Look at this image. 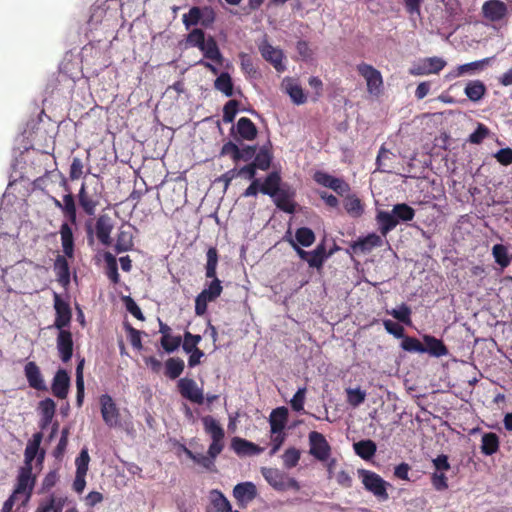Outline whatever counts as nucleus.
Listing matches in <instances>:
<instances>
[{
	"label": "nucleus",
	"mask_w": 512,
	"mask_h": 512,
	"mask_svg": "<svg viewBox=\"0 0 512 512\" xmlns=\"http://www.w3.org/2000/svg\"><path fill=\"white\" fill-rule=\"evenodd\" d=\"M57 350L62 362L67 363L73 355V338L69 330L61 329L56 338Z\"/></svg>",
	"instance_id": "obj_17"
},
{
	"label": "nucleus",
	"mask_w": 512,
	"mask_h": 512,
	"mask_svg": "<svg viewBox=\"0 0 512 512\" xmlns=\"http://www.w3.org/2000/svg\"><path fill=\"white\" fill-rule=\"evenodd\" d=\"M282 85L284 86L285 91L288 93V95L296 105H301L306 102L307 98L303 92V89L299 84L295 82L294 79L286 77L283 80Z\"/></svg>",
	"instance_id": "obj_33"
},
{
	"label": "nucleus",
	"mask_w": 512,
	"mask_h": 512,
	"mask_svg": "<svg viewBox=\"0 0 512 512\" xmlns=\"http://www.w3.org/2000/svg\"><path fill=\"white\" fill-rule=\"evenodd\" d=\"M490 61V58H485L482 60L466 63L458 66L457 72L453 74V77H459L465 73H472L477 70H482L485 65H487Z\"/></svg>",
	"instance_id": "obj_48"
},
{
	"label": "nucleus",
	"mask_w": 512,
	"mask_h": 512,
	"mask_svg": "<svg viewBox=\"0 0 512 512\" xmlns=\"http://www.w3.org/2000/svg\"><path fill=\"white\" fill-rule=\"evenodd\" d=\"M182 343V337L180 335H166L165 337H161L160 344L165 352L172 353L176 351Z\"/></svg>",
	"instance_id": "obj_52"
},
{
	"label": "nucleus",
	"mask_w": 512,
	"mask_h": 512,
	"mask_svg": "<svg viewBox=\"0 0 512 512\" xmlns=\"http://www.w3.org/2000/svg\"><path fill=\"white\" fill-rule=\"evenodd\" d=\"M70 387V376L64 369H59L51 385L52 393L58 399H65Z\"/></svg>",
	"instance_id": "obj_20"
},
{
	"label": "nucleus",
	"mask_w": 512,
	"mask_h": 512,
	"mask_svg": "<svg viewBox=\"0 0 512 512\" xmlns=\"http://www.w3.org/2000/svg\"><path fill=\"white\" fill-rule=\"evenodd\" d=\"M54 309L56 312L54 327L58 330L65 329L71 323L72 312L69 303L57 293H54Z\"/></svg>",
	"instance_id": "obj_13"
},
{
	"label": "nucleus",
	"mask_w": 512,
	"mask_h": 512,
	"mask_svg": "<svg viewBox=\"0 0 512 512\" xmlns=\"http://www.w3.org/2000/svg\"><path fill=\"white\" fill-rule=\"evenodd\" d=\"M214 87L227 97H231L233 95V82L228 72L220 73L214 81Z\"/></svg>",
	"instance_id": "obj_41"
},
{
	"label": "nucleus",
	"mask_w": 512,
	"mask_h": 512,
	"mask_svg": "<svg viewBox=\"0 0 512 512\" xmlns=\"http://www.w3.org/2000/svg\"><path fill=\"white\" fill-rule=\"evenodd\" d=\"M256 485L252 482H243L233 488V496L241 508H245L257 497Z\"/></svg>",
	"instance_id": "obj_16"
},
{
	"label": "nucleus",
	"mask_w": 512,
	"mask_h": 512,
	"mask_svg": "<svg viewBox=\"0 0 512 512\" xmlns=\"http://www.w3.org/2000/svg\"><path fill=\"white\" fill-rule=\"evenodd\" d=\"M205 39V32L200 28H194L188 33L186 43L191 47L199 49L204 44Z\"/></svg>",
	"instance_id": "obj_55"
},
{
	"label": "nucleus",
	"mask_w": 512,
	"mask_h": 512,
	"mask_svg": "<svg viewBox=\"0 0 512 512\" xmlns=\"http://www.w3.org/2000/svg\"><path fill=\"white\" fill-rule=\"evenodd\" d=\"M401 347L408 352L425 353L424 345L415 337L404 336Z\"/></svg>",
	"instance_id": "obj_54"
},
{
	"label": "nucleus",
	"mask_w": 512,
	"mask_h": 512,
	"mask_svg": "<svg viewBox=\"0 0 512 512\" xmlns=\"http://www.w3.org/2000/svg\"><path fill=\"white\" fill-rule=\"evenodd\" d=\"M239 59H240L241 69L246 75H248L250 77H256L258 75V71L254 65V62L248 54L243 53V52L240 53Z\"/></svg>",
	"instance_id": "obj_56"
},
{
	"label": "nucleus",
	"mask_w": 512,
	"mask_h": 512,
	"mask_svg": "<svg viewBox=\"0 0 512 512\" xmlns=\"http://www.w3.org/2000/svg\"><path fill=\"white\" fill-rule=\"evenodd\" d=\"M24 374L31 388L37 391H44L47 389L40 368L35 362L29 361L26 363L24 367Z\"/></svg>",
	"instance_id": "obj_19"
},
{
	"label": "nucleus",
	"mask_w": 512,
	"mask_h": 512,
	"mask_svg": "<svg viewBox=\"0 0 512 512\" xmlns=\"http://www.w3.org/2000/svg\"><path fill=\"white\" fill-rule=\"evenodd\" d=\"M492 253L496 263L499 264L502 268H505L510 264V258L508 257L507 248L504 245H494Z\"/></svg>",
	"instance_id": "obj_53"
},
{
	"label": "nucleus",
	"mask_w": 512,
	"mask_h": 512,
	"mask_svg": "<svg viewBox=\"0 0 512 512\" xmlns=\"http://www.w3.org/2000/svg\"><path fill=\"white\" fill-rule=\"evenodd\" d=\"M202 340L200 335L192 334L189 331H185L182 338V348L185 353H190L194 349H199L197 346Z\"/></svg>",
	"instance_id": "obj_50"
},
{
	"label": "nucleus",
	"mask_w": 512,
	"mask_h": 512,
	"mask_svg": "<svg viewBox=\"0 0 512 512\" xmlns=\"http://www.w3.org/2000/svg\"><path fill=\"white\" fill-rule=\"evenodd\" d=\"M69 434H70V428L64 427L61 431V437L59 439V442L53 452V454L56 458H62L63 455L65 454L66 448L68 445Z\"/></svg>",
	"instance_id": "obj_62"
},
{
	"label": "nucleus",
	"mask_w": 512,
	"mask_h": 512,
	"mask_svg": "<svg viewBox=\"0 0 512 512\" xmlns=\"http://www.w3.org/2000/svg\"><path fill=\"white\" fill-rule=\"evenodd\" d=\"M423 340L425 353L427 352L434 357H442L448 354V349L442 340L431 335H424Z\"/></svg>",
	"instance_id": "obj_30"
},
{
	"label": "nucleus",
	"mask_w": 512,
	"mask_h": 512,
	"mask_svg": "<svg viewBox=\"0 0 512 512\" xmlns=\"http://www.w3.org/2000/svg\"><path fill=\"white\" fill-rule=\"evenodd\" d=\"M296 243L303 246L309 247L315 241V234L312 229L308 227H300L295 232Z\"/></svg>",
	"instance_id": "obj_46"
},
{
	"label": "nucleus",
	"mask_w": 512,
	"mask_h": 512,
	"mask_svg": "<svg viewBox=\"0 0 512 512\" xmlns=\"http://www.w3.org/2000/svg\"><path fill=\"white\" fill-rule=\"evenodd\" d=\"M309 454L320 462L328 461L332 453V447L325 436L317 431H311L308 435Z\"/></svg>",
	"instance_id": "obj_7"
},
{
	"label": "nucleus",
	"mask_w": 512,
	"mask_h": 512,
	"mask_svg": "<svg viewBox=\"0 0 512 512\" xmlns=\"http://www.w3.org/2000/svg\"><path fill=\"white\" fill-rule=\"evenodd\" d=\"M67 498L54 493L40 500L36 512H62Z\"/></svg>",
	"instance_id": "obj_25"
},
{
	"label": "nucleus",
	"mask_w": 512,
	"mask_h": 512,
	"mask_svg": "<svg viewBox=\"0 0 512 512\" xmlns=\"http://www.w3.org/2000/svg\"><path fill=\"white\" fill-rule=\"evenodd\" d=\"M210 499V507H208L207 512H229L230 511V502L224 496V494L217 490H211L209 494Z\"/></svg>",
	"instance_id": "obj_31"
},
{
	"label": "nucleus",
	"mask_w": 512,
	"mask_h": 512,
	"mask_svg": "<svg viewBox=\"0 0 512 512\" xmlns=\"http://www.w3.org/2000/svg\"><path fill=\"white\" fill-rule=\"evenodd\" d=\"M376 221L382 236H386L398 224V220L393 216V214L386 211H378Z\"/></svg>",
	"instance_id": "obj_35"
},
{
	"label": "nucleus",
	"mask_w": 512,
	"mask_h": 512,
	"mask_svg": "<svg viewBox=\"0 0 512 512\" xmlns=\"http://www.w3.org/2000/svg\"><path fill=\"white\" fill-rule=\"evenodd\" d=\"M184 361L179 357H171L165 362V376L169 379L178 378L184 370Z\"/></svg>",
	"instance_id": "obj_39"
},
{
	"label": "nucleus",
	"mask_w": 512,
	"mask_h": 512,
	"mask_svg": "<svg viewBox=\"0 0 512 512\" xmlns=\"http://www.w3.org/2000/svg\"><path fill=\"white\" fill-rule=\"evenodd\" d=\"M53 178H58L60 180V185L67 192L63 196V201L61 202L56 197L49 195V199L53 202L54 206L60 209L64 215V217L68 220V222L72 225H76L77 223V209L76 203L73 194L70 191V187L67 183L65 176L57 170L46 171L44 175L38 177L34 181V185L36 188L45 191L49 187V183Z\"/></svg>",
	"instance_id": "obj_1"
},
{
	"label": "nucleus",
	"mask_w": 512,
	"mask_h": 512,
	"mask_svg": "<svg viewBox=\"0 0 512 512\" xmlns=\"http://www.w3.org/2000/svg\"><path fill=\"white\" fill-rule=\"evenodd\" d=\"M326 258V247L323 243H321L312 252H310L307 263L312 268L320 269L323 266Z\"/></svg>",
	"instance_id": "obj_43"
},
{
	"label": "nucleus",
	"mask_w": 512,
	"mask_h": 512,
	"mask_svg": "<svg viewBox=\"0 0 512 512\" xmlns=\"http://www.w3.org/2000/svg\"><path fill=\"white\" fill-rule=\"evenodd\" d=\"M507 12V5L501 0H488L482 6L483 16L492 22L502 20Z\"/></svg>",
	"instance_id": "obj_18"
},
{
	"label": "nucleus",
	"mask_w": 512,
	"mask_h": 512,
	"mask_svg": "<svg viewBox=\"0 0 512 512\" xmlns=\"http://www.w3.org/2000/svg\"><path fill=\"white\" fill-rule=\"evenodd\" d=\"M355 453L364 460H370L376 453V444L368 439L361 440L353 445Z\"/></svg>",
	"instance_id": "obj_37"
},
{
	"label": "nucleus",
	"mask_w": 512,
	"mask_h": 512,
	"mask_svg": "<svg viewBox=\"0 0 512 512\" xmlns=\"http://www.w3.org/2000/svg\"><path fill=\"white\" fill-rule=\"evenodd\" d=\"M300 456L301 452L299 449L295 447L288 448L282 456L284 466L287 469L294 468L295 466H297L300 460Z\"/></svg>",
	"instance_id": "obj_51"
},
{
	"label": "nucleus",
	"mask_w": 512,
	"mask_h": 512,
	"mask_svg": "<svg viewBox=\"0 0 512 512\" xmlns=\"http://www.w3.org/2000/svg\"><path fill=\"white\" fill-rule=\"evenodd\" d=\"M177 389L180 395L191 401L192 403L202 405L204 403L203 389L198 386L197 382L188 377L179 379Z\"/></svg>",
	"instance_id": "obj_11"
},
{
	"label": "nucleus",
	"mask_w": 512,
	"mask_h": 512,
	"mask_svg": "<svg viewBox=\"0 0 512 512\" xmlns=\"http://www.w3.org/2000/svg\"><path fill=\"white\" fill-rule=\"evenodd\" d=\"M32 470L33 468H19L12 494L4 502L7 509L16 506L17 512H24L33 494L37 479Z\"/></svg>",
	"instance_id": "obj_2"
},
{
	"label": "nucleus",
	"mask_w": 512,
	"mask_h": 512,
	"mask_svg": "<svg viewBox=\"0 0 512 512\" xmlns=\"http://www.w3.org/2000/svg\"><path fill=\"white\" fill-rule=\"evenodd\" d=\"M295 195V190L290 185L285 183L279 190V193L272 198L277 208L286 213L292 214L296 210V204L293 201Z\"/></svg>",
	"instance_id": "obj_15"
},
{
	"label": "nucleus",
	"mask_w": 512,
	"mask_h": 512,
	"mask_svg": "<svg viewBox=\"0 0 512 512\" xmlns=\"http://www.w3.org/2000/svg\"><path fill=\"white\" fill-rule=\"evenodd\" d=\"M347 394V402L353 406L357 407L365 401L366 393L362 391L360 388H349L346 390Z\"/></svg>",
	"instance_id": "obj_60"
},
{
	"label": "nucleus",
	"mask_w": 512,
	"mask_h": 512,
	"mask_svg": "<svg viewBox=\"0 0 512 512\" xmlns=\"http://www.w3.org/2000/svg\"><path fill=\"white\" fill-rule=\"evenodd\" d=\"M206 257L207 262L205 266V276L206 278L212 279V281L201 291V293L206 296V299L215 301L223 291L221 281L216 276V269L218 265L217 249L215 247H210L207 250Z\"/></svg>",
	"instance_id": "obj_3"
},
{
	"label": "nucleus",
	"mask_w": 512,
	"mask_h": 512,
	"mask_svg": "<svg viewBox=\"0 0 512 512\" xmlns=\"http://www.w3.org/2000/svg\"><path fill=\"white\" fill-rule=\"evenodd\" d=\"M113 224L108 215H100L95 223V234L97 239L105 246H110L112 243L111 232Z\"/></svg>",
	"instance_id": "obj_21"
},
{
	"label": "nucleus",
	"mask_w": 512,
	"mask_h": 512,
	"mask_svg": "<svg viewBox=\"0 0 512 512\" xmlns=\"http://www.w3.org/2000/svg\"><path fill=\"white\" fill-rule=\"evenodd\" d=\"M490 130L482 123H478L476 130L470 134L468 141L472 144H481L489 135Z\"/></svg>",
	"instance_id": "obj_63"
},
{
	"label": "nucleus",
	"mask_w": 512,
	"mask_h": 512,
	"mask_svg": "<svg viewBox=\"0 0 512 512\" xmlns=\"http://www.w3.org/2000/svg\"><path fill=\"white\" fill-rule=\"evenodd\" d=\"M431 483L437 491H444L448 488V479L443 472H434L431 476Z\"/></svg>",
	"instance_id": "obj_64"
},
{
	"label": "nucleus",
	"mask_w": 512,
	"mask_h": 512,
	"mask_svg": "<svg viewBox=\"0 0 512 512\" xmlns=\"http://www.w3.org/2000/svg\"><path fill=\"white\" fill-rule=\"evenodd\" d=\"M499 449V437L493 432L485 433L481 440V452L490 456L495 454Z\"/></svg>",
	"instance_id": "obj_40"
},
{
	"label": "nucleus",
	"mask_w": 512,
	"mask_h": 512,
	"mask_svg": "<svg viewBox=\"0 0 512 512\" xmlns=\"http://www.w3.org/2000/svg\"><path fill=\"white\" fill-rule=\"evenodd\" d=\"M78 201L86 215L92 216L95 214L96 208L99 205L98 197L96 195L89 194L84 183L79 189Z\"/></svg>",
	"instance_id": "obj_27"
},
{
	"label": "nucleus",
	"mask_w": 512,
	"mask_h": 512,
	"mask_svg": "<svg viewBox=\"0 0 512 512\" xmlns=\"http://www.w3.org/2000/svg\"><path fill=\"white\" fill-rule=\"evenodd\" d=\"M189 457L194 461L196 462L197 464L203 466L204 468L212 471L213 468H214V460L217 458V457H213L211 456L210 454L207 453V455H204V454H192L191 451H188L187 452Z\"/></svg>",
	"instance_id": "obj_61"
},
{
	"label": "nucleus",
	"mask_w": 512,
	"mask_h": 512,
	"mask_svg": "<svg viewBox=\"0 0 512 512\" xmlns=\"http://www.w3.org/2000/svg\"><path fill=\"white\" fill-rule=\"evenodd\" d=\"M199 50L203 53V56L206 59L215 62L218 65H222L223 56L213 36H208L204 40V44L201 47H199Z\"/></svg>",
	"instance_id": "obj_28"
},
{
	"label": "nucleus",
	"mask_w": 512,
	"mask_h": 512,
	"mask_svg": "<svg viewBox=\"0 0 512 512\" xmlns=\"http://www.w3.org/2000/svg\"><path fill=\"white\" fill-rule=\"evenodd\" d=\"M383 244L382 237L380 235H377L376 233L368 234L364 238H360L358 241H356L352 248L355 252H367L372 250L375 247H380Z\"/></svg>",
	"instance_id": "obj_34"
},
{
	"label": "nucleus",
	"mask_w": 512,
	"mask_h": 512,
	"mask_svg": "<svg viewBox=\"0 0 512 512\" xmlns=\"http://www.w3.org/2000/svg\"><path fill=\"white\" fill-rule=\"evenodd\" d=\"M202 15V7L193 6L192 8H190L189 12L184 14L182 17V22L185 25L186 29H189L191 26L201 24Z\"/></svg>",
	"instance_id": "obj_47"
},
{
	"label": "nucleus",
	"mask_w": 512,
	"mask_h": 512,
	"mask_svg": "<svg viewBox=\"0 0 512 512\" xmlns=\"http://www.w3.org/2000/svg\"><path fill=\"white\" fill-rule=\"evenodd\" d=\"M133 247V235L130 231L120 230L117 234L115 251L122 253L131 250Z\"/></svg>",
	"instance_id": "obj_42"
},
{
	"label": "nucleus",
	"mask_w": 512,
	"mask_h": 512,
	"mask_svg": "<svg viewBox=\"0 0 512 512\" xmlns=\"http://www.w3.org/2000/svg\"><path fill=\"white\" fill-rule=\"evenodd\" d=\"M65 255H58L54 262V271L57 276V281L63 287L70 283V268Z\"/></svg>",
	"instance_id": "obj_29"
},
{
	"label": "nucleus",
	"mask_w": 512,
	"mask_h": 512,
	"mask_svg": "<svg viewBox=\"0 0 512 512\" xmlns=\"http://www.w3.org/2000/svg\"><path fill=\"white\" fill-rule=\"evenodd\" d=\"M231 448L239 456L257 455L263 452L264 448L240 437L231 440Z\"/></svg>",
	"instance_id": "obj_22"
},
{
	"label": "nucleus",
	"mask_w": 512,
	"mask_h": 512,
	"mask_svg": "<svg viewBox=\"0 0 512 512\" xmlns=\"http://www.w3.org/2000/svg\"><path fill=\"white\" fill-rule=\"evenodd\" d=\"M446 66V61L440 57H427L414 63L409 69V74L413 76H422L429 74H438Z\"/></svg>",
	"instance_id": "obj_10"
},
{
	"label": "nucleus",
	"mask_w": 512,
	"mask_h": 512,
	"mask_svg": "<svg viewBox=\"0 0 512 512\" xmlns=\"http://www.w3.org/2000/svg\"><path fill=\"white\" fill-rule=\"evenodd\" d=\"M258 49L263 59L269 62L277 72L286 70L283 63L285 56L281 49L272 46L266 38L258 44Z\"/></svg>",
	"instance_id": "obj_9"
},
{
	"label": "nucleus",
	"mask_w": 512,
	"mask_h": 512,
	"mask_svg": "<svg viewBox=\"0 0 512 512\" xmlns=\"http://www.w3.org/2000/svg\"><path fill=\"white\" fill-rule=\"evenodd\" d=\"M392 214L398 220V222L400 220L408 222L413 220L415 216V210L408 204L401 203L393 206Z\"/></svg>",
	"instance_id": "obj_45"
},
{
	"label": "nucleus",
	"mask_w": 512,
	"mask_h": 512,
	"mask_svg": "<svg viewBox=\"0 0 512 512\" xmlns=\"http://www.w3.org/2000/svg\"><path fill=\"white\" fill-rule=\"evenodd\" d=\"M272 154L266 147H262L258 153H255L254 160L251 162L257 169L266 171L270 168Z\"/></svg>",
	"instance_id": "obj_44"
},
{
	"label": "nucleus",
	"mask_w": 512,
	"mask_h": 512,
	"mask_svg": "<svg viewBox=\"0 0 512 512\" xmlns=\"http://www.w3.org/2000/svg\"><path fill=\"white\" fill-rule=\"evenodd\" d=\"M43 435L41 432L33 434L32 439L27 443L24 451V465L21 468H33L32 463L35 458L39 463L44 460V451L39 453L40 444Z\"/></svg>",
	"instance_id": "obj_14"
},
{
	"label": "nucleus",
	"mask_w": 512,
	"mask_h": 512,
	"mask_svg": "<svg viewBox=\"0 0 512 512\" xmlns=\"http://www.w3.org/2000/svg\"><path fill=\"white\" fill-rule=\"evenodd\" d=\"M344 209L353 218H358L364 213V205L355 194L347 195L345 197Z\"/></svg>",
	"instance_id": "obj_36"
},
{
	"label": "nucleus",
	"mask_w": 512,
	"mask_h": 512,
	"mask_svg": "<svg viewBox=\"0 0 512 512\" xmlns=\"http://www.w3.org/2000/svg\"><path fill=\"white\" fill-rule=\"evenodd\" d=\"M71 225L72 224L69 222H63L59 230L63 253L68 258L74 257L75 248L74 234Z\"/></svg>",
	"instance_id": "obj_23"
},
{
	"label": "nucleus",
	"mask_w": 512,
	"mask_h": 512,
	"mask_svg": "<svg viewBox=\"0 0 512 512\" xmlns=\"http://www.w3.org/2000/svg\"><path fill=\"white\" fill-rule=\"evenodd\" d=\"M105 261L107 263V276L113 284H117L120 281V275L118 273L116 258L109 252L105 254Z\"/></svg>",
	"instance_id": "obj_49"
},
{
	"label": "nucleus",
	"mask_w": 512,
	"mask_h": 512,
	"mask_svg": "<svg viewBox=\"0 0 512 512\" xmlns=\"http://www.w3.org/2000/svg\"><path fill=\"white\" fill-rule=\"evenodd\" d=\"M288 421V409L284 406L272 410L269 416L270 432H284Z\"/></svg>",
	"instance_id": "obj_26"
},
{
	"label": "nucleus",
	"mask_w": 512,
	"mask_h": 512,
	"mask_svg": "<svg viewBox=\"0 0 512 512\" xmlns=\"http://www.w3.org/2000/svg\"><path fill=\"white\" fill-rule=\"evenodd\" d=\"M201 420L205 433L211 438L208 454L213 457H218L225 447V431L221 424L210 415L202 417Z\"/></svg>",
	"instance_id": "obj_4"
},
{
	"label": "nucleus",
	"mask_w": 512,
	"mask_h": 512,
	"mask_svg": "<svg viewBox=\"0 0 512 512\" xmlns=\"http://www.w3.org/2000/svg\"><path fill=\"white\" fill-rule=\"evenodd\" d=\"M90 456L86 447L82 448L75 459L76 473L87 474Z\"/></svg>",
	"instance_id": "obj_58"
},
{
	"label": "nucleus",
	"mask_w": 512,
	"mask_h": 512,
	"mask_svg": "<svg viewBox=\"0 0 512 512\" xmlns=\"http://www.w3.org/2000/svg\"><path fill=\"white\" fill-rule=\"evenodd\" d=\"M239 101L232 99L226 102L223 107V121L225 123H232L238 112Z\"/></svg>",
	"instance_id": "obj_59"
},
{
	"label": "nucleus",
	"mask_w": 512,
	"mask_h": 512,
	"mask_svg": "<svg viewBox=\"0 0 512 512\" xmlns=\"http://www.w3.org/2000/svg\"><path fill=\"white\" fill-rule=\"evenodd\" d=\"M99 403L104 423L110 428L117 427L120 423V411L113 398L103 394L99 398Z\"/></svg>",
	"instance_id": "obj_12"
},
{
	"label": "nucleus",
	"mask_w": 512,
	"mask_h": 512,
	"mask_svg": "<svg viewBox=\"0 0 512 512\" xmlns=\"http://www.w3.org/2000/svg\"><path fill=\"white\" fill-rule=\"evenodd\" d=\"M357 473L368 492L372 493L380 501H386L389 498L387 488L390 484L380 475L367 469H358Z\"/></svg>",
	"instance_id": "obj_5"
},
{
	"label": "nucleus",
	"mask_w": 512,
	"mask_h": 512,
	"mask_svg": "<svg viewBox=\"0 0 512 512\" xmlns=\"http://www.w3.org/2000/svg\"><path fill=\"white\" fill-rule=\"evenodd\" d=\"M469 100L477 102L483 98L486 93V87L480 80L468 82L464 90Z\"/></svg>",
	"instance_id": "obj_38"
},
{
	"label": "nucleus",
	"mask_w": 512,
	"mask_h": 512,
	"mask_svg": "<svg viewBox=\"0 0 512 512\" xmlns=\"http://www.w3.org/2000/svg\"><path fill=\"white\" fill-rule=\"evenodd\" d=\"M356 69L359 75L365 79L368 93L379 96L383 89V78L380 71L365 62L358 64Z\"/></svg>",
	"instance_id": "obj_6"
},
{
	"label": "nucleus",
	"mask_w": 512,
	"mask_h": 512,
	"mask_svg": "<svg viewBox=\"0 0 512 512\" xmlns=\"http://www.w3.org/2000/svg\"><path fill=\"white\" fill-rule=\"evenodd\" d=\"M388 314L406 325L411 324V309L404 303L398 309L388 311Z\"/></svg>",
	"instance_id": "obj_57"
},
{
	"label": "nucleus",
	"mask_w": 512,
	"mask_h": 512,
	"mask_svg": "<svg viewBox=\"0 0 512 512\" xmlns=\"http://www.w3.org/2000/svg\"><path fill=\"white\" fill-rule=\"evenodd\" d=\"M239 137L243 140L252 141L257 137V127L253 121L247 117H241L236 125Z\"/></svg>",
	"instance_id": "obj_32"
},
{
	"label": "nucleus",
	"mask_w": 512,
	"mask_h": 512,
	"mask_svg": "<svg viewBox=\"0 0 512 512\" xmlns=\"http://www.w3.org/2000/svg\"><path fill=\"white\" fill-rule=\"evenodd\" d=\"M283 184L280 173L273 171L266 176L262 184L260 183V192L272 198L279 193Z\"/></svg>",
	"instance_id": "obj_24"
},
{
	"label": "nucleus",
	"mask_w": 512,
	"mask_h": 512,
	"mask_svg": "<svg viewBox=\"0 0 512 512\" xmlns=\"http://www.w3.org/2000/svg\"><path fill=\"white\" fill-rule=\"evenodd\" d=\"M262 475L265 480L276 490L299 489V484L294 478L288 477L282 471L275 468H263Z\"/></svg>",
	"instance_id": "obj_8"
}]
</instances>
